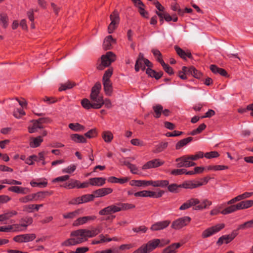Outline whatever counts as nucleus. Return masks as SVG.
Listing matches in <instances>:
<instances>
[{"mask_svg":"<svg viewBox=\"0 0 253 253\" xmlns=\"http://www.w3.org/2000/svg\"><path fill=\"white\" fill-rule=\"evenodd\" d=\"M224 224L218 225L205 230L202 233L203 238H208L217 233L224 227Z\"/></svg>","mask_w":253,"mask_h":253,"instance_id":"6e6552de","label":"nucleus"},{"mask_svg":"<svg viewBox=\"0 0 253 253\" xmlns=\"http://www.w3.org/2000/svg\"><path fill=\"white\" fill-rule=\"evenodd\" d=\"M190 221V217L189 216H184L173 221L171 227L175 230H179L187 225Z\"/></svg>","mask_w":253,"mask_h":253,"instance_id":"423d86ee","label":"nucleus"},{"mask_svg":"<svg viewBox=\"0 0 253 253\" xmlns=\"http://www.w3.org/2000/svg\"><path fill=\"white\" fill-rule=\"evenodd\" d=\"M75 84L74 83H72L71 82H68L64 84H62L60 87L59 88V90L60 91L66 90V89H71L74 86H75Z\"/></svg>","mask_w":253,"mask_h":253,"instance_id":"09e8293b","label":"nucleus"},{"mask_svg":"<svg viewBox=\"0 0 253 253\" xmlns=\"http://www.w3.org/2000/svg\"><path fill=\"white\" fill-rule=\"evenodd\" d=\"M101 232V229L99 228H95L92 230L86 229V235L88 238H92Z\"/></svg>","mask_w":253,"mask_h":253,"instance_id":"a18cd8bd","label":"nucleus"},{"mask_svg":"<svg viewBox=\"0 0 253 253\" xmlns=\"http://www.w3.org/2000/svg\"><path fill=\"white\" fill-rule=\"evenodd\" d=\"M143 6H139L138 9H139V12L140 14L145 18H148L149 17V13L148 12L146 11Z\"/></svg>","mask_w":253,"mask_h":253,"instance_id":"e2e57ef3","label":"nucleus"},{"mask_svg":"<svg viewBox=\"0 0 253 253\" xmlns=\"http://www.w3.org/2000/svg\"><path fill=\"white\" fill-rule=\"evenodd\" d=\"M113 72V69L112 68H109L104 73L103 78L102 81H111L110 78L112 76Z\"/></svg>","mask_w":253,"mask_h":253,"instance_id":"49530a36","label":"nucleus"},{"mask_svg":"<svg viewBox=\"0 0 253 253\" xmlns=\"http://www.w3.org/2000/svg\"><path fill=\"white\" fill-rule=\"evenodd\" d=\"M32 122L33 123L32 126L28 127V130L30 133L37 132L39 129L43 128V126H42V125L40 124L37 120H33Z\"/></svg>","mask_w":253,"mask_h":253,"instance_id":"bb28decb","label":"nucleus"},{"mask_svg":"<svg viewBox=\"0 0 253 253\" xmlns=\"http://www.w3.org/2000/svg\"><path fill=\"white\" fill-rule=\"evenodd\" d=\"M30 184L33 187L39 186V187H44L46 186L47 182L44 181H42V182H36V181H32L30 182Z\"/></svg>","mask_w":253,"mask_h":253,"instance_id":"680f3d73","label":"nucleus"},{"mask_svg":"<svg viewBox=\"0 0 253 253\" xmlns=\"http://www.w3.org/2000/svg\"><path fill=\"white\" fill-rule=\"evenodd\" d=\"M113 190L110 188H104L99 189L93 192L94 197H103L111 193Z\"/></svg>","mask_w":253,"mask_h":253,"instance_id":"412c9836","label":"nucleus"},{"mask_svg":"<svg viewBox=\"0 0 253 253\" xmlns=\"http://www.w3.org/2000/svg\"><path fill=\"white\" fill-rule=\"evenodd\" d=\"M168 189L169 191L170 192L172 193H177L178 192L179 188H181V185H177L176 184H171L170 185H168Z\"/></svg>","mask_w":253,"mask_h":253,"instance_id":"8fccbe9b","label":"nucleus"},{"mask_svg":"<svg viewBox=\"0 0 253 253\" xmlns=\"http://www.w3.org/2000/svg\"><path fill=\"white\" fill-rule=\"evenodd\" d=\"M110 19L111 23L108 27V32L112 34L117 29L120 22L119 14L117 10H114L110 15Z\"/></svg>","mask_w":253,"mask_h":253,"instance_id":"39448f33","label":"nucleus"},{"mask_svg":"<svg viewBox=\"0 0 253 253\" xmlns=\"http://www.w3.org/2000/svg\"><path fill=\"white\" fill-rule=\"evenodd\" d=\"M206 126H207L205 124L202 123L197 128L193 130L191 132H190L189 134L192 135H195L199 134L206 128Z\"/></svg>","mask_w":253,"mask_h":253,"instance_id":"c03bdc74","label":"nucleus"},{"mask_svg":"<svg viewBox=\"0 0 253 253\" xmlns=\"http://www.w3.org/2000/svg\"><path fill=\"white\" fill-rule=\"evenodd\" d=\"M103 88L106 95L111 96L113 93V86L111 81H102Z\"/></svg>","mask_w":253,"mask_h":253,"instance_id":"5701e85b","label":"nucleus"},{"mask_svg":"<svg viewBox=\"0 0 253 253\" xmlns=\"http://www.w3.org/2000/svg\"><path fill=\"white\" fill-rule=\"evenodd\" d=\"M81 105L82 107L86 109V110H89L90 109H95V105L90 101L87 98H84L81 100Z\"/></svg>","mask_w":253,"mask_h":253,"instance_id":"cd10ccee","label":"nucleus"},{"mask_svg":"<svg viewBox=\"0 0 253 253\" xmlns=\"http://www.w3.org/2000/svg\"><path fill=\"white\" fill-rule=\"evenodd\" d=\"M86 229H80L72 231L70 238L62 243L63 247H70L80 244L87 240Z\"/></svg>","mask_w":253,"mask_h":253,"instance_id":"f257e3e1","label":"nucleus"},{"mask_svg":"<svg viewBox=\"0 0 253 253\" xmlns=\"http://www.w3.org/2000/svg\"><path fill=\"white\" fill-rule=\"evenodd\" d=\"M37 120L42 126H43V124H47L51 122V119L48 117L40 118Z\"/></svg>","mask_w":253,"mask_h":253,"instance_id":"0e129e2a","label":"nucleus"},{"mask_svg":"<svg viewBox=\"0 0 253 253\" xmlns=\"http://www.w3.org/2000/svg\"><path fill=\"white\" fill-rule=\"evenodd\" d=\"M121 211L118 204L116 205H112L104 208L99 211L100 215H107Z\"/></svg>","mask_w":253,"mask_h":253,"instance_id":"9d476101","label":"nucleus"},{"mask_svg":"<svg viewBox=\"0 0 253 253\" xmlns=\"http://www.w3.org/2000/svg\"><path fill=\"white\" fill-rule=\"evenodd\" d=\"M116 40L114 39L112 36H107L103 43V48L104 50H107L112 48V43H116Z\"/></svg>","mask_w":253,"mask_h":253,"instance_id":"6ab92c4d","label":"nucleus"},{"mask_svg":"<svg viewBox=\"0 0 253 253\" xmlns=\"http://www.w3.org/2000/svg\"><path fill=\"white\" fill-rule=\"evenodd\" d=\"M197 160L198 158L196 154L195 155H184L176 159L175 161L177 162L176 166L177 168H189L195 166L196 163L192 161Z\"/></svg>","mask_w":253,"mask_h":253,"instance_id":"7ed1b4c3","label":"nucleus"},{"mask_svg":"<svg viewBox=\"0 0 253 253\" xmlns=\"http://www.w3.org/2000/svg\"><path fill=\"white\" fill-rule=\"evenodd\" d=\"M25 114V113L22 108L17 109L16 111H14L13 112V115L17 118Z\"/></svg>","mask_w":253,"mask_h":253,"instance_id":"338daca9","label":"nucleus"},{"mask_svg":"<svg viewBox=\"0 0 253 253\" xmlns=\"http://www.w3.org/2000/svg\"><path fill=\"white\" fill-rule=\"evenodd\" d=\"M219 154L216 151H211L210 152H207L205 154L204 156L208 159H211L213 158H216L218 157Z\"/></svg>","mask_w":253,"mask_h":253,"instance_id":"052dcab7","label":"nucleus"},{"mask_svg":"<svg viewBox=\"0 0 253 253\" xmlns=\"http://www.w3.org/2000/svg\"><path fill=\"white\" fill-rule=\"evenodd\" d=\"M239 208H238V204L235 205H231L223 210H222L220 212L222 214H227L233 212L237 210H239Z\"/></svg>","mask_w":253,"mask_h":253,"instance_id":"473e14b6","label":"nucleus"},{"mask_svg":"<svg viewBox=\"0 0 253 253\" xmlns=\"http://www.w3.org/2000/svg\"><path fill=\"white\" fill-rule=\"evenodd\" d=\"M253 195V192H245L242 194L238 195V196L233 198L231 200L227 202L228 205H231L234 204V203L239 201L241 200L246 199L247 198H249L251 197Z\"/></svg>","mask_w":253,"mask_h":253,"instance_id":"a211bd4d","label":"nucleus"},{"mask_svg":"<svg viewBox=\"0 0 253 253\" xmlns=\"http://www.w3.org/2000/svg\"><path fill=\"white\" fill-rule=\"evenodd\" d=\"M81 198V201H82V203H83L93 200V198H94V194L90 195H84Z\"/></svg>","mask_w":253,"mask_h":253,"instance_id":"6e6d98bb","label":"nucleus"},{"mask_svg":"<svg viewBox=\"0 0 253 253\" xmlns=\"http://www.w3.org/2000/svg\"><path fill=\"white\" fill-rule=\"evenodd\" d=\"M77 165L75 164L71 165L67 168L63 169V172L71 173L74 172L76 169Z\"/></svg>","mask_w":253,"mask_h":253,"instance_id":"13d9d810","label":"nucleus"},{"mask_svg":"<svg viewBox=\"0 0 253 253\" xmlns=\"http://www.w3.org/2000/svg\"><path fill=\"white\" fill-rule=\"evenodd\" d=\"M102 138L106 142H111L113 138V135L111 131H105L102 132Z\"/></svg>","mask_w":253,"mask_h":253,"instance_id":"37998d69","label":"nucleus"},{"mask_svg":"<svg viewBox=\"0 0 253 253\" xmlns=\"http://www.w3.org/2000/svg\"><path fill=\"white\" fill-rule=\"evenodd\" d=\"M97 135V132L96 128L91 129L84 134V136L88 138H94Z\"/></svg>","mask_w":253,"mask_h":253,"instance_id":"864d4df0","label":"nucleus"},{"mask_svg":"<svg viewBox=\"0 0 253 253\" xmlns=\"http://www.w3.org/2000/svg\"><path fill=\"white\" fill-rule=\"evenodd\" d=\"M174 49L177 54L183 60H186V57L191 59H193L192 54L189 50L185 51L177 45L174 46Z\"/></svg>","mask_w":253,"mask_h":253,"instance_id":"f8f14e48","label":"nucleus"},{"mask_svg":"<svg viewBox=\"0 0 253 253\" xmlns=\"http://www.w3.org/2000/svg\"><path fill=\"white\" fill-rule=\"evenodd\" d=\"M160 240L156 239L149 241L147 244H143L148 253L151 252L159 246L163 247L164 244H160Z\"/></svg>","mask_w":253,"mask_h":253,"instance_id":"1a4fd4ad","label":"nucleus"},{"mask_svg":"<svg viewBox=\"0 0 253 253\" xmlns=\"http://www.w3.org/2000/svg\"><path fill=\"white\" fill-rule=\"evenodd\" d=\"M8 190L10 191L15 192L17 193H22L23 194H26L28 193V189L26 188H23L21 187L14 186L10 187L8 188Z\"/></svg>","mask_w":253,"mask_h":253,"instance_id":"c9c22d12","label":"nucleus"},{"mask_svg":"<svg viewBox=\"0 0 253 253\" xmlns=\"http://www.w3.org/2000/svg\"><path fill=\"white\" fill-rule=\"evenodd\" d=\"M79 186V182L78 180H72L68 184H66L64 186V187H68L69 188H73L78 187Z\"/></svg>","mask_w":253,"mask_h":253,"instance_id":"4d7b16f0","label":"nucleus"},{"mask_svg":"<svg viewBox=\"0 0 253 253\" xmlns=\"http://www.w3.org/2000/svg\"><path fill=\"white\" fill-rule=\"evenodd\" d=\"M200 203V200L197 198H191L186 201L179 208L180 210H185L192 206H196Z\"/></svg>","mask_w":253,"mask_h":253,"instance_id":"ddd939ff","label":"nucleus"},{"mask_svg":"<svg viewBox=\"0 0 253 253\" xmlns=\"http://www.w3.org/2000/svg\"><path fill=\"white\" fill-rule=\"evenodd\" d=\"M101 84L97 82L92 87L90 94V99L95 105V109H100L104 105V100L102 95H100Z\"/></svg>","mask_w":253,"mask_h":253,"instance_id":"f03ea898","label":"nucleus"},{"mask_svg":"<svg viewBox=\"0 0 253 253\" xmlns=\"http://www.w3.org/2000/svg\"><path fill=\"white\" fill-rule=\"evenodd\" d=\"M237 233H235L233 232L230 235H225L222 236L218 239L217 242V244H218V245H221L224 243L228 244L229 242H230L232 240H233L237 236Z\"/></svg>","mask_w":253,"mask_h":253,"instance_id":"4468645a","label":"nucleus"},{"mask_svg":"<svg viewBox=\"0 0 253 253\" xmlns=\"http://www.w3.org/2000/svg\"><path fill=\"white\" fill-rule=\"evenodd\" d=\"M129 178L127 177H123L118 178L114 176H111L108 178V181L111 183H119L120 184H124L128 180Z\"/></svg>","mask_w":253,"mask_h":253,"instance_id":"e433bc0d","label":"nucleus"},{"mask_svg":"<svg viewBox=\"0 0 253 253\" xmlns=\"http://www.w3.org/2000/svg\"><path fill=\"white\" fill-rule=\"evenodd\" d=\"M17 214V212L14 210L7 211L0 214V222H5L6 220Z\"/></svg>","mask_w":253,"mask_h":253,"instance_id":"dca6fc26","label":"nucleus"},{"mask_svg":"<svg viewBox=\"0 0 253 253\" xmlns=\"http://www.w3.org/2000/svg\"><path fill=\"white\" fill-rule=\"evenodd\" d=\"M181 246L180 243H174L169 246L163 251L165 253H175V250Z\"/></svg>","mask_w":253,"mask_h":253,"instance_id":"7c9ffc66","label":"nucleus"},{"mask_svg":"<svg viewBox=\"0 0 253 253\" xmlns=\"http://www.w3.org/2000/svg\"><path fill=\"white\" fill-rule=\"evenodd\" d=\"M34 199H33V194L30 195H28V196H27L26 197H24L21 198L19 199L20 202H21L22 203H27V202H28L29 201H32Z\"/></svg>","mask_w":253,"mask_h":253,"instance_id":"774afa93","label":"nucleus"},{"mask_svg":"<svg viewBox=\"0 0 253 253\" xmlns=\"http://www.w3.org/2000/svg\"><path fill=\"white\" fill-rule=\"evenodd\" d=\"M163 163L164 162L160 161L159 159H154L148 162L143 166L142 169H146L151 168H155L162 165Z\"/></svg>","mask_w":253,"mask_h":253,"instance_id":"2eb2a0df","label":"nucleus"},{"mask_svg":"<svg viewBox=\"0 0 253 253\" xmlns=\"http://www.w3.org/2000/svg\"><path fill=\"white\" fill-rule=\"evenodd\" d=\"M36 235L34 234H26L16 236L14 240L16 242L23 243L32 241L36 238Z\"/></svg>","mask_w":253,"mask_h":253,"instance_id":"0eeeda50","label":"nucleus"},{"mask_svg":"<svg viewBox=\"0 0 253 253\" xmlns=\"http://www.w3.org/2000/svg\"><path fill=\"white\" fill-rule=\"evenodd\" d=\"M72 141L75 142H85L86 139L84 137L79 134H73L71 135Z\"/></svg>","mask_w":253,"mask_h":253,"instance_id":"a19ab883","label":"nucleus"},{"mask_svg":"<svg viewBox=\"0 0 253 253\" xmlns=\"http://www.w3.org/2000/svg\"><path fill=\"white\" fill-rule=\"evenodd\" d=\"M170 223V221L165 220L161 222H158L153 224L151 229L152 230L156 231L164 229L167 227Z\"/></svg>","mask_w":253,"mask_h":253,"instance_id":"393cba45","label":"nucleus"},{"mask_svg":"<svg viewBox=\"0 0 253 253\" xmlns=\"http://www.w3.org/2000/svg\"><path fill=\"white\" fill-rule=\"evenodd\" d=\"M0 22L2 24L4 28H6L8 26V17L6 14H0Z\"/></svg>","mask_w":253,"mask_h":253,"instance_id":"79ce46f5","label":"nucleus"},{"mask_svg":"<svg viewBox=\"0 0 253 253\" xmlns=\"http://www.w3.org/2000/svg\"><path fill=\"white\" fill-rule=\"evenodd\" d=\"M129 184L131 186H148L150 185V180L146 181V180H132L129 182Z\"/></svg>","mask_w":253,"mask_h":253,"instance_id":"a878e982","label":"nucleus"},{"mask_svg":"<svg viewBox=\"0 0 253 253\" xmlns=\"http://www.w3.org/2000/svg\"><path fill=\"white\" fill-rule=\"evenodd\" d=\"M210 69L211 71L215 74H219L223 77H228V74L227 71L221 68H219L215 65H211L210 67Z\"/></svg>","mask_w":253,"mask_h":253,"instance_id":"f3484780","label":"nucleus"},{"mask_svg":"<svg viewBox=\"0 0 253 253\" xmlns=\"http://www.w3.org/2000/svg\"><path fill=\"white\" fill-rule=\"evenodd\" d=\"M212 204V202L208 199H204L200 201V203L193 208L195 210H202L208 208V207Z\"/></svg>","mask_w":253,"mask_h":253,"instance_id":"4be33fe9","label":"nucleus"},{"mask_svg":"<svg viewBox=\"0 0 253 253\" xmlns=\"http://www.w3.org/2000/svg\"><path fill=\"white\" fill-rule=\"evenodd\" d=\"M167 147V143H159L156 146V149H155L154 152L156 153L160 152Z\"/></svg>","mask_w":253,"mask_h":253,"instance_id":"69168bd1","label":"nucleus"},{"mask_svg":"<svg viewBox=\"0 0 253 253\" xmlns=\"http://www.w3.org/2000/svg\"><path fill=\"white\" fill-rule=\"evenodd\" d=\"M228 167L225 166L216 165L210 166L208 167V170H220L227 169Z\"/></svg>","mask_w":253,"mask_h":253,"instance_id":"5fc2aeb1","label":"nucleus"},{"mask_svg":"<svg viewBox=\"0 0 253 253\" xmlns=\"http://www.w3.org/2000/svg\"><path fill=\"white\" fill-rule=\"evenodd\" d=\"M106 179L103 177L91 178L89 179V184L92 186H101L105 183Z\"/></svg>","mask_w":253,"mask_h":253,"instance_id":"b1692460","label":"nucleus"},{"mask_svg":"<svg viewBox=\"0 0 253 253\" xmlns=\"http://www.w3.org/2000/svg\"><path fill=\"white\" fill-rule=\"evenodd\" d=\"M163 107L161 104H157L153 106V109L154 112V117L155 118H160L162 114Z\"/></svg>","mask_w":253,"mask_h":253,"instance_id":"2f4dec72","label":"nucleus"},{"mask_svg":"<svg viewBox=\"0 0 253 253\" xmlns=\"http://www.w3.org/2000/svg\"><path fill=\"white\" fill-rule=\"evenodd\" d=\"M43 206L42 204L40 205H29L28 206H26L25 207V210L28 212H32L33 210H35L38 211L39 210L40 207H42Z\"/></svg>","mask_w":253,"mask_h":253,"instance_id":"de8ad7c7","label":"nucleus"},{"mask_svg":"<svg viewBox=\"0 0 253 253\" xmlns=\"http://www.w3.org/2000/svg\"><path fill=\"white\" fill-rule=\"evenodd\" d=\"M69 127L75 131H81L84 129V126L80 124L79 123H70L69 125Z\"/></svg>","mask_w":253,"mask_h":253,"instance_id":"4c0bfd02","label":"nucleus"},{"mask_svg":"<svg viewBox=\"0 0 253 253\" xmlns=\"http://www.w3.org/2000/svg\"><path fill=\"white\" fill-rule=\"evenodd\" d=\"M33 196V199L38 201V200H42L43 199L45 198L44 194L43 192H39L36 193L32 194Z\"/></svg>","mask_w":253,"mask_h":253,"instance_id":"bf43d9fd","label":"nucleus"},{"mask_svg":"<svg viewBox=\"0 0 253 253\" xmlns=\"http://www.w3.org/2000/svg\"><path fill=\"white\" fill-rule=\"evenodd\" d=\"M169 184V182L167 180H150V185H152L154 187H160L162 188L165 187L167 186Z\"/></svg>","mask_w":253,"mask_h":253,"instance_id":"c85d7f7f","label":"nucleus"},{"mask_svg":"<svg viewBox=\"0 0 253 253\" xmlns=\"http://www.w3.org/2000/svg\"><path fill=\"white\" fill-rule=\"evenodd\" d=\"M181 185V188H184L186 189H193L203 185L202 183H198L195 184L191 181L185 182Z\"/></svg>","mask_w":253,"mask_h":253,"instance_id":"72a5a7b5","label":"nucleus"},{"mask_svg":"<svg viewBox=\"0 0 253 253\" xmlns=\"http://www.w3.org/2000/svg\"><path fill=\"white\" fill-rule=\"evenodd\" d=\"M146 73L149 77L154 78L157 80H159L163 75L162 71L157 72L155 70L149 68L146 69Z\"/></svg>","mask_w":253,"mask_h":253,"instance_id":"aec40b11","label":"nucleus"},{"mask_svg":"<svg viewBox=\"0 0 253 253\" xmlns=\"http://www.w3.org/2000/svg\"><path fill=\"white\" fill-rule=\"evenodd\" d=\"M80 213V210L78 209L73 211L63 214V217L65 219H73L79 215Z\"/></svg>","mask_w":253,"mask_h":253,"instance_id":"ea45409f","label":"nucleus"},{"mask_svg":"<svg viewBox=\"0 0 253 253\" xmlns=\"http://www.w3.org/2000/svg\"><path fill=\"white\" fill-rule=\"evenodd\" d=\"M115 60V54L111 51L107 52L106 54L101 56V62L97 64L96 68L99 70H103Z\"/></svg>","mask_w":253,"mask_h":253,"instance_id":"20e7f679","label":"nucleus"},{"mask_svg":"<svg viewBox=\"0 0 253 253\" xmlns=\"http://www.w3.org/2000/svg\"><path fill=\"white\" fill-rule=\"evenodd\" d=\"M96 218V217L94 215L79 217L74 221L73 225L74 226H79L87 223L90 220H94Z\"/></svg>","mask_w":253,"mask_h":253,"instance_id":"9b49d317","label":"nucleus"},{"mask_svg":"<svg viewBox=\"0 0 253 253\" xmlns=\"http://www.w3.org/2000/svg\"><path fill=\"white\" fill-rule=\"evenodd\" d=\"M11 232H20L26 230L27 225L25 224H14L10 225Z\"/></svg>","mask_w":253,"mask_h":253,"instance_id":"c756f323","label":"nucleus"},{"mask_svg":"<svg viewBox=\"0 0 253 253\" xmlns=\"http://www.w3.org/2000/svg\"><path fill=\"white\" fill-rule=\"evenodd\" d=\"M188 72L192 76L196 79H200L202 76V74L201 72L197 70L194 66H191L188 68Z\"/></svg>","mask_w":253,"mask_h":253,"instance_id":"f704fd0d","label":"nucleus"},{"mask_svg":"<svg viewBox=\"0 0 253 253\" xmlns=\"http://www.w3.org/2000/svg\"><path fill=\"white\" fill-rule=\"evenodd\" d=\"M118 205H119V207H120L121 211L127 210L135 208V206L134 205L128 203H118Z\"/></svg>","mask_w":253,"mask_h":253,"instance_id":"603ef678","label":"nucleus"},{"mask_svg":"<svg viewBox=\"0 0 253 253\" xmlns=\"http://www.w3.org/2000/svg\"><path fill=\"white\" fill-rule=\"evenodd\" d=\"M163 64L162 66L163 67L164 71L167 73L169 75H172L174 74V72L173 69L168 64L165 63V62H162Z\"/></svg>","mask_w":253,"mask_h":253,"instance_id":"3c124183","label":"nucleus"},{"mask_svg":"<svg viewBox=\"0 0 253 253\" xmlns=\"http://www.w3.org/2000/svg\"><path fill=\"white\" fill-rule=\"evenodd\" d=\"M240 210L248 209L253 206V200L242 201L238 204Z\"/></svg>","mask_w":253,"mask_h":253,"instance_id":"58836bf2","label":"nucleus"}]
</instances>
